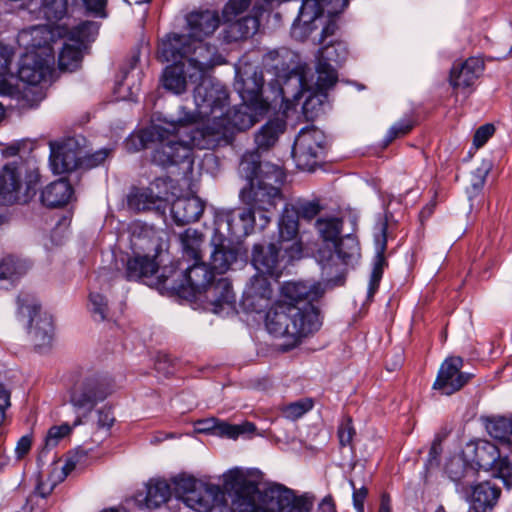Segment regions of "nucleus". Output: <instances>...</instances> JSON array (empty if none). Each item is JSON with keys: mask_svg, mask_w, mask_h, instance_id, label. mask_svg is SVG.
Here are the masks:
<instances>
[{"mask_svg": "<svg viewBox=\"0 0 512 512\" xmlns=\"http://www.w3.org/2000/svg\"><path fill=\"white\" fill-rule=\"evenodd\" d=\"M500 493V488L488 481L472 486L471 506L475 512H490L496 505Z\"/></svg>", "mask_w": 512, "mask_h": 512, "instance_id": "cd10ccee", "label": "nucleus"}, {"mask_svg": "<svg viewBox=\"0 0 512 512\" xmlns=\"http://www.w3.org/2000/svg\"><path fill=\"white\" fill-rule=\"evenodd\" d=\"M215 291L159 290L160 295L174 302L215 314L238 313V307L247 313H260L268 308L265 327L271 335L287 340L285 350L294 348L322 326L318 299L325 290H243L238 303L234 290H221L210 299L209 293Z\"/></svg>", "mask_w": 512, "mask_h": 512, "instance_id": "f257e3e1", "label": "nucleus"}, {"mask_svg": "<svg viewBox=\"0 0 512 512\" xmlns=\"http://www.w3.org/2000/svg\"><path fill=\"white\" fill-rule=\"evenodd\" d=\"M70 431L71 428L67 424L51 427L47 432L44 447L39 453L38 462L42 461L43 456L48 452V450L54 448L58 444L59 440L68 435Z\"/></svg>", "mask_w": 512, "mask_h": 512, "instance_id": "864d4df0", "label": "nucleus"}, {"mask_svg": "<svg viewBox=\"0 0 512 512\" xmlns=\"http://www.w3.org/2000/svg\"><path fill=\"white\" fill-rule=\"evenodd\" d=\"M11 60V50L0 43V95H10L14 92L11 82L14 79L10 71Z\"/></svg>", "mask_w": 512, "mask_h": 512, "instance_id": "c03bdc74", "label": "nucleus"}, {"mask_svg": "<svg viewBox=\"0 0 512 512\" xmlns=\"http://www.w3.org/2000/svg\"><path fill=\"white\" fill-rule=\"evenodd\" d=\"M386 230H387V224L382 223L381 224V237H382V244L380 247V250L377 252L374 261H373V268L370 274V280L368 288H377L380 280L383 275L384 267L386 265V261L383 255V251L385 249L386 245Z\"/></svg>", "mask_w": 512, "mask_h": 512, "instance_id": "8fccbe9b", "label": "nucleus"}, {"mask_svg": "<svg viewBox=\"0 0 512 512\" xmlns=\"http://www.w3.org/2000/svg\"><path fill=\"white\" fill-rule=\"evenodd\" d=\"M355 435V429L352 424V419L346 417L338 428L339 443L342 447L352 446V440Z\"/></svg>", "mask_w": 512, "mask_h": 512, "instance_id": "052dcab7", "label": "nucleus"}, {"mask_svg": "<svg viewBox=\"0 0 512 512\" xmlns=\"http://www.w3.org/2000/svg\"><path fill=\"white\" fill-rule=\"evenodd\" d=\"M184 279L185 283L178 288H207L214 281L215 273L211 266L194 261L193 265L185 270Z\"/></svg>", "mask_w": 512, "mask_h": 512, "instance_id": "7c9ffc66", "label": "nucleus"}, {"mask_svg": "<svg viewBox=\"0 0 512 512\" xmlns=\"http://www.w3.org/2000/svg\"><path fill=\"white\" fill-rule=\"evenodd\" d=\"M53 63L54 56L39 55L38 53H23L20 58L17 78L29 86H38L42 83H46L51 76ZM13 76L14 79L11 82L14 87V92L9 96L16 93L14 84L16 76L14 74Z\"/></svg>", "mask_w": 512, "mask_h": 512, "instance_id": "4468645a", "label": "nucleus"}, {"mask_svg": "<svg viewBox=\"0 0 512 512\" xmlns=\"http://www.w3.org/2000/svg\"><path fill=\"white\" fill-rule=\"evenodd\" d=\"M212 243L214 249L211 253L210 266L215 274H224L237 261L238 250L229 245V240L226 237H221L216 233Z\"/></svg>", "mask_w": 512, "mask_h": 512, "instance_id": "393cba45", "label": "nucleus"}, {"mask_svg": "<svg viewBox=\"0 0 512 512\" xmlns=\"http://www.w3.org/2000/svg\"><path fill=\"white\" fill-rule=\"evenodd\" d=\"M446 471L449 474V477L457 483H460L463 478L467 477L469 474L474 475V470L472 467L465 465V463L460 460H451L446 467Z\"/></svg>", "mask_w": 512, "mask_h": 512, "instance_id": "6e6d98bb", "label": "nucleus"}, {"mask_svg": "<svg viewBox=\"0 0 512 512\" xmlns=\"http://www.w3.org/2000/svg\"><path fill=\"white\" fill-rule=\"evenodd\" d=\"M158 270L155 257L148 255H135L128 259L126 264V277L129 280H141L153 276Z\"/></svg>", "mask_w": 512, "mask_h": 512, "instance_id": "f704fd0d", "label": "nucleus"}, {"mask_svg": "<svg viewBox=\"0 0 512 512\" xmlns=\"http://www.w3.org/2000/svg\"><path fill=\"white\" fill-rule=\"evenodd\" d=\"M188 37L191 40H204L219 27L220 18L215 10L192 11L186 16Z\"/></svg>", "mask_w": 512, "mask_h": 512, "instance_id": "4be33fe9", "label": "nucleus"}, {"mask_svg": "<svg viewBox=\"0 0 512 512\" xmlns=\"http://www.w3.org/2000/svg\"><path fill=\"white\" fill-rule=\"evenodd\" d=\"M486 430L492 438L499 442L512 444V418L503 416L490 418L486 422Z\"/></svg>", "mask_w": 512, "mask_h": 512, "instance_id": "79ce46f5", "label": "nucleus"}, {"mask_svg": "<svg viewBox=\"0 0 512 512\" xmlns=\"http://www.w3.org/2000/svg\"><path fill=\"white\" fill-rule=\"evenodd\" d=\"M326 143V136L319 128H302L292 147V155L297 166L304 170H312L324 155Z\"/></svg>", "mask_w": 512, "mask_h": 512, "instance_id": "9b49d317", "label": "nucleus"}, {"mask_svg": "<svg viewBox=\"0 0 512 512\" xmlns=\"http://www.w3.org/2000/svg\"><path fill=\"white\" fill-rule=\"evenodd\" d=\"M266 165L271 164H262L260 161L259 151L254 150L247 152L242 156L238 171L241 177L245 178L249 185H251L256 182L257 178L261 177Z\"/></svg>", "mask_w": 512, "mask_h": 512, "instance_id": "4c0bfd02", "label": "nucleus"}, {"mask_svg": "<svg viewBox=\"0 0 512 512\" xmlns=\"http://www.w3.org/2000/svg\"><path fill=\"white\" fill-rule=\"evenodd\" d=\"M264 84L263 75L255 67L236 69L234 89L243 102L253 103L258 112H268L269 104L262 99V88Z\"/></svg>", "mask_w": 512, "mask_h": 512, "instance_id": "2eb2a0df", "label": "nucleus"}, {"mask_svg": "<svg viewBox=\"0 0 512 512\" xmlns=\"http://www.w3.org/2000/svg\"><path fill=\"white\" fill-rule=\"evenodd\" d=\"M297 63L298 55L287 48L271 50L263 56L264 67L275 74L280 88L286 78L292 73L305 70L309 74L311 71L307 64L297 65Z\"/></svg>", "mask_w": 512, "mask_h": 512, "instance_id": "a211bd4d", "label": "nucleus"}, {"mask_svg": "<svg viewBox=\"0 0 512 512\" xmlns=\"http://www.w3.org/2000/svg\"><path fill=\"white\" fill-rule=\"evenodd\" d=\"M495 132V127L492 124H485L480 126L473 137V145L476 148L482 147Z\"/></svg>", "mask_w": 512, "mask_h": 512, "instance_id": "0e129e2a", "label": "nucleus"}, {"mask_svg": "<svg viewBox=\"0 0 512 512\" xmlns=\"http://www.w3.org/2000/svg\"><path fill=\"white\" fill-rule=\"evenodd\" d=\"M72 195L71 184L65 179H59L42 190L41 201L48 207H61L70 201Z\"/></svg>", "mask_w": 512, "mask_h": 512, "instance_id": "c756f323", "label": "nucleus"}, {"mask_svg": "<svg viewBox=\"0 0 512 512\" xmlns=\"http://www.w3.org/2000/svg\"><path fill=\"white\" fill-rule=\"evenodd\" d=\"M190 44L191 52L183 62L192 71L189 81L196 83L216 64V47L203 40H190Z\"/></svg>", "mask_w": 512, "mask_h": 512, "instance_id": "aec40b11", "label": "nucleus"}, {"mask_svg": "<svg viewBox=\"0 0 512 512\" xmlns=\"http://www.w3.org/2000/svg\"><path fill=\"white\" fill-rule=\"evenodd\" d=\"M331 87H320L317 83V75L304 71L289 75L281 87V95L287 103V108L296 107L304 98L301 105L302 112L307 119L317 116L324 101L327 98L326 91Z\"/></svg>", "mask_w": 512, "mask_h": 512, "instance_id": "423d86ee", "label": "nucleus"}, {"mask_svg": "<svg viewBox=\"0 0 512 512\" xmlns=\"http://www.w3.org/2000/svg\"><path fill=\"white\" fill-rule=\"evenodd\" d=\"M112 392V385L107 377L91 374L78 380L70 391V403L76 410L89 413Z\"/></svg>", "mask_w": 512, "mask_h": 512, "instance_id": "9d476101", "label": "nucleus"}, {"mask_svg": "<svg viewBox=\"0 0 512 512\" xmlns=\"http://www.w3.org/2000/svg\"><path fill=\"white\" fill-rule=\"evenodd\" d=\"M413 127V123L409 119H401L400 121L393 124L384 138L385 145L390 144L393 140L398 137L406 135Z\"/></svg>", "mask_w": 512, "mask_h": 512, "instance_id": "13d9d810", "label": "nucleus"}, {"mask_svg": "<svg viewBox=\"0 0 512 512\" xmlns=\"http://www.w3.org/2000/svg\"><path fill=\"white\" fill-rule=\"evenodd\" d=\"M278 243L267 247L254 245L252 264L256 273L251 278V288H271L282 273L281 262L299 259L302 244L299 240V219L292 204H285L278 220Z\"/></svg>", "mask_w": 512, "mask_h": 512, "instance_id": "20e7f679", "label": "nucleus"}, {"mask_svg": "<svg viewBox=\"0 0 512 512\" xmlns=\"http://www.w3.org/2000/svg\"><path fill=\"white\" fill-rule=\"evenodd\" d=\"M99 31V24L94 21H84L79 25L75 26L70 32L68 40L74 42L77 45H81V48L86 47V43L93 41Z\"/></svg>", "mask_w": 512, "mask_h": 512, "instance_id": "09e8293b", "label": "nucleus"}, {"mask_svg": "<svg viewBox=\"0 0 512 512\" xmlns=\"http://www.w3.org/2000/svg\"><path fill=\"white\" fill-rule=\"evenodd\" d=\"M180 241L184 256L193 261H201L204 237L200 232L188 228L180 235Z\"/></svg>", "mask_w": 512, "mask_h": 512, "instance_id": "a19ab883", "label": "nucleus"}, {"mask_svg": "<svg viewBox=\"0 0 512 512\" xmlns=\"http://www.w3.org/2000/svg\"><path fill=\"white\" fill-rule=\"evenodd\" d=\"M263 493L257 486L249 483L235 493L231 503L232 512H255L259 507L257 501L262 502Z\"/></svg>", "mask_w": 512, "mask_h": 512, "instance_id": "473e14b6", "label": "nucleus"}, {"mask_svg": "<svg viewBox=\"0 0 512 512\" xmlns=\"http://www.w3.org/2000/svg\"><path fill=\"white\" fill-rule=\"evenodd\" d=\"M256 214L250 206L221 211L215 218V233L225 237L226 231L229 236L237 239L245 237L251 234L256 226L259 227Z\"/></svg>", "mask_w": 512, "mask_h": 512, "instance_id": "f8f14e48", "label": "nucleus"}, {"mask_svg": "<svg viewBox=\"0 0 512 512\" xmlns=\"http://www.w3.org/2000/svg\"><path fill=\"white\" fill-rule=\"evenodd\" d=\"M319 236L323 240L328 251L339 239L342 229V220L337 217L319 218L315 223Z\"/></svg>", "mask_w": 512, "mask_h": 512, "instance_id": "ea45409f", "label": "nucleus"}, {"mask_svg": "<svg viewBox=\"0 0 512 512\" xmlns=\"http://www.w3.org/2000/svg\"><path fill=\"white\" fill-rule=\"evenodd\" d=\"M53 33L47 25H35L22 29L17 36V43L24 53H38L39 55L53 56L50 46Z\"/></svg>", "mask_w": 512, "mask_h": 512, "instance_id": "412c9836", "label": "nucleus"}, {"mask_svg": "<svg viewBox=\"0 0 512 512\" xmlns=\"http://www.w3.org/2000/svg\"><path fill=\"white\" fill-rule=\"evenodd\" d=\"M172 494V488L166 480L152 479L147 484L146 505L148 508H158L167 502Z\"/></svg>", "mask_w": 512, "mask_h": 512, "instance_id": "58836bf2", "label": "nucleus"}, {"mask_svg": "<svg viewBox=\"0 0 512 512\" xmlns=\"http://www.w3.org/2000/svg\"><path fill=\"white\" fill-rule=\"evenodd\" d=\"M497 471V476L502 479L504 485L512 487V463L508 457H501L499 462L493 468Z\"/></svg>", "mask_w": 512, "mask_h": 512, "instance_id": "680f3d73", "label": "nucleus"}, {"mask_svg": "<svg viewBox=\"0 0 512 512\" xmlns=\"http://www.w3.org/2000/svg\"><path fill=\"white\" fill-rule=\"evenodd\" d=\"M82 50L81 45H77L74 42L64 43L58 57L60 70H75L82 59Z\"/></svg>", "mask_w": 512, "mask_h": 512, "instance_id": "de8ad7c7", "label": "nucleus"}, {"mask_svg": "<svg viewBox=\"0 0 512 512\" xmlns=\"http://www.w3.org/2000/svg\"><path fill=\"white\" fill-rule=\"evenodd\" d=\"M500 459L499 449L492 442L484 441L475 448V460L481 468L493 469Z\"/></svg>", "mask_w": 512, "mask_h": 512, "instance_id": "a18cd8bd", "label": "nucleus"}, {"mask_svg": "<svg viewBox=\"0 0 512 512\" xmlns=\"http://www.w3.org/2000/svg\"><path fill=\"white\" fill-rule=\"evenodd\" d=\"M350 485L353 489V505L357 512H364V502L368 495V489L364 486L356 488L354 482L351 480Z\"/></svg>", "mask_w": 512, "mask_h": 512, "instance_id": "774afa93", "label": "nucleus"}, {"mask_svg": "<svg viewBox=\"0 0 512 512\" xmlns=\"http://www.w3.org/2000/svg\"><path fill=\"white\" fill-rule=\"evenodd\" d=\"M266 112H258L253 103L243 102L233 110H225L224 115L211 123L195 128L191 136L180 143L170 141L168 147L152 154V161L162 167L177 165L191 156L192 148L215 149L232 143L235 133L252 127Z\"/></svg>", "mask_w": 512, "mask_h": 512, "instance_id": "7ed1b4c3", "label": "nucleus"}, {"mask_svg": "<svg viewBox=\"0 0 512 512\" xmlns=\"http://www.w3.org/2000/svg\"><path fill=\"white\" fill-rule=\"evenodd\" d=\"M16 315L26 323L28 334L38 349L51 345L54 334L53 316L42 307L36 295L21 290L16 297Z\"/></svg>", "mask_w": 512, "mask_h": 512, "instance_id": "0eeeda50", "label": "nucleus"}, {"mask_svg": "<svg viewBox=\"0 0 512 512\" xmlns=\"http://www.w3.org/2000/svg\"><path fill=\"white\" fill-rule=\"evenodd\" d=\"M190 38L188 35L171 33L161 40L158 54L162 61L170 62L187 58L191 52Z\"/></svg>", "mask_w": 512, "mask_h": 512, "instance_id": "a878e982", "label": "nucleus"}, {"mask_svg": "<svg viewBox=\"0 0 512 512\" xmlns=\"http://www.w3.org/2000/svg\"><path fill=\"white\" fill-rule=\"evenodd\" d=\"M67 12V0H42L39 13L52 22L62 19Z\"/></svg>", "mask_w": 512, "mask_h": 512, "instance_id": "603ef678", "label": "nucleus"}, {"mask_svg": "<svg viewBox=\"0 0 512 512\" xmlns=\"http://www.w3.org/2000/svg\"><path fill=\"white\" fill-rule=\"evenodd\" d=\"M49 147V163L53 173H68L76 169L80 164L82 150L74 138H68L60 142L51 141Z\"/></svg>", "mask_w": 512, "mask_h": 512, "instance_id": "f3484780", "label": "nucleus"}, {"mask_svg": "<svg viewBox=\"0 0 512 512\" xmlns=\"http://www.w3.org/2000/svg\"><path fill=\"white\" fill-rule=\"evenodd\" d=\"M491 164L489 162H482L470 176V185L466 188L468 199L472 201L482 191L486 178L490 172Z\"/></svg>", "mask_w": 512, "mask_h": 512, "instance_id": "3c124183", "label": "nucleus"}, {"mask_svg": "<svg viewBox=\"0 0 512 512\" xmlns=\"http://www.w3.org/2000/svg\"><path fill=\"white\" fill-rule=\"evenodd\" d=\"M87 309L96 322L110 319V308L106 295L101 290H92L88 295Z\"/></svg>", "mask_w": 512, "mask_h": 512, "instance_id": "37998d69", "label": "nucleus"}, {"mask_svg": "<svg viewBox=\"0 0 512 512\" xmlns=\"http://www.w3.org/2000/svg\"><path fill=\"white\" fill-rule=\"evenodd\" d=\"M215 434L231 439H236L239 435H241V431L238 425H233L226 422H218L215 427Z\"/></svg>", "mask_w": 512, "mask_h": 512, "instance_id": "338daca9", "label": "nucleus"}, {"mask_svg": "<svg viewBox=\"0 0 512 512\" xmlns=\"http://www.w3.org/2000/svg\"><path fill=\"white\" fill-rule=\"evenodd\" d=\"M284 179V172L279 166L266 165L261 177L249 185V190L241 191L243 201L257 212L261 230L271 222L272 212L283 199L281 186Z\"/></svg>", "mask_w": 512, "mask_h": 512, "instance_id": "39448f33", "label": "nucleus"}, {"mask_svg": "<svg viewBox=\"0 0 512 512\" xmlns=\"http://www.w3.org/2000/svg\"><path fill=\"white\" fill-rule=\"evenodd\" d=\"M346 56L347 47L341 41H331L318 50L314 74L320 87H333L336 84L338 74L332 63L339 64Z\"/></svg>", "mask_w": 512, "mask_h": 512, "instance_id": "ddd939ff", "label": "nucleus"}, {"mask_svg": "<svg viewBox=\"0 0 512 512\" xmlns=\"http://www.w3.org/2000/svg\"><path fill=\"white\" fill-rule=\"evenodd\" d=\"M285 128L286 123L284 120L277 118L268 121L255 134L256 150L266 151L274 146Z\"/></svg>", "mask_w": 512, "mask_h": 512, "instance_id": "c9c22d12", "label": "nucleus"}, {"mask_svg": "<svg viewBox=\"0 0 512 512\" xmlns=\"http://www.w3.org/2000/svg\"><path fill=\"white\" fill-rule=\"evenodd\" d=\"M229 22L224 30V39L227 42H235L254 35L260 25L257 15L245 16Z\"/></svg>", "mask_w": 512, "mask_h": 512, "instance_id": "2f4dec72", "label": "nucleus"}, {"mask_svg": "<svg viewBox=\"0 0 512 512\" xmlns=\"http://www.w3.org/2000/svg\"><path fill=\"white\" fill-rule=\"evenodd\" d=\"M39 181L37 169L21 161L7 163L0 169V200L25 203L36 194Z\"/></svg>", "mask_w": 512, "mask_h": 512, "instance_id": "6e6552de", "label": "nucleus"}, {"mask_svg": "<svg viewBox=\"0 0 512 512\" xmlns=\"http://www.w3.org/2000/svg\"><path fill=\"white\" fill-rule=\"evenodd\" d=\"M203 211V202L195 196L178 198L171 206V214L177 225H186L197 221Z\"/></svg>", "mask_w": 512, "mask_h": 512, "instance_id": "bb28decb", "label": "nucleus"}, {"mask_svg": "<svg viewBox=\"0 0 512 512\" xmlns=\"http://www.w3.org/2000/svg\"><path fill=\"white\" fill-rule=\"evenodd\" d=\"M251 1L252 0H229L222 11L225 21H231L244 12L250 6Z\"/></svg>", "mask_w": 512, "mask_h": 512, "instance_id": "bf43d9fd", "label": "nucleus"}, {"mask_svg": "<svg viewBox=\"0 0 512 512\" xmlns=\"http://www.w3.org/2000/svg\"><path fill=\"white\" fill-rule=\"evenodd\" d=\"M263 493L257 486L249 483L235 493L231 503L232 512H255L259 507L257 501L262 502Z\"/></svg>", "mask_w": 512, "mask_h": 512, "instance_id": "72a5a7b5", "label": "nucleus"}, {"mask_svg": "<svg viewBox=\"0 0 512 512\" xmlns=\"http://www.w3.org/2000/svg\"><path fill=\"white\" fill-rule=\"evenodd\" d=\"M265 496L275 503L276 512H309L311 507L305 497H297L292 490L281 485L266 489Z\"/></svg>", "mask_w": 512, "mask_h": 512, "instance_id": "5701e85b", "label": "nucleus"}, {"mask_svg": "<svg viewBox=\"0 0 512 512\" xmlns=\"http://www.w3.org/2000/svg\"><path fill=\"white\" fill-rule=\"evenodd\" d=\"M484 62L477 57H470L466 61L454 64L450 71V84L454 88H467L472 86L483 73Z\"/></svg>", "mask_w": 512, "mask_h": 512, "instance_id": "b1692460", "label": "nucleus"}, {"mask_svg": "<svg viewBox=\"0 0 512 512\" xmlns=\"http://www.w3.org/2000/svg\"><path fill=\"white\" fill-rule=\"evenodd\" d=\"M29 264L26 260L9 255L2 259L0 263V279L14 281L19 276L26 273Z\"/></svg>", "mask_w": 512, "mask_h": 512, "instance_id": "49530a36", "label": "nucleus"}, {"mask_svg": "<svg viewBox=\"0 0 512 512\" xmlns=\"http://www.w3.org/2000/svg\"><path fill=\"white\" fill-rule=\"evenodd\" d=\"M293 208L297 211V217L304 219L314 218L320 211V207L316 202L312 201H298L292 204Z\"/></svg>", "mask_w": 512, "mask_h": 512, "instance_id": "e2e57ef3", "label": "nucleus"}, {"mask_svg": "<svg viewBox=\"0 0 512 512\" xmlns=\"http://www.w3.org/2000/svg\"><path fill=\"white\" fill-rule=\"evenodd\" d=\"M196 83L198 84L193 92L194 108L180 106L177 119H164L160 123L152 124L132 136L127 145L133 144L134 150H140L148 148L149 143H154L156 147L153 154L163 149L170 151V141L180 143L192 135L195 129L188 131V125L204 118H208L206 123L218 121L224 115V109L228 104L226 88L208 76H203Z\"/></svg>", "mask_w": 512, "mask_h": 512, "instance_id": "f03ea898", "label": "nucleus"}, {"mask_svg": "<svg viewBox=\"0 0 512 512\" xmlns=\"http://www.w3.org/2000/svg\"><path fill=\"white\" fill-rule=\"evenodd\" d=\"M168 195V183L164 178H156L147 187H135L128 195V206L136 211L159 208Z\"/></svg>", "mask_w": 512, "mask_h": 512, "instance_id": "6ab92c4d", "label": "nucleus"}, {"mask_svg": "<svg viewBox=\"0 0 512 512\" xmlns=\"http://www.w3.org/2000/svg\"><path fill=\"white\" fill-rule=\"evenodd\" d=\"M336 253L345 264L352 263L360 256L359 243L355 236L347 234L346 236L339 238L335 242V246H332L328 251L327 258L330 259L332 255Z\"/></svg>", "mask_w": 512, "mask_h": 512, "instance_id": "e433bc0d", "label": "nucleus"}, {"mask_svg": "<svg viewBox=\"0 0 512 512\" xmlns=\"http://www.w3.org/2000/svg\"><path fill=\"white\" fill-rule=\"evenodd\" d=\"M189 73L192 71L183 61L167 66L162 76L163 87L177 95L183 93L187 87Z\"/></svg>", "mask_w": 512, "mask_h": 512, "instance_id": "c85d7f7f", "label": "nucleus"}, {"mask_svg": "<svg viewBox=\"0 0 512 512\" xmlns=\"http://www.w3.org/2000/svg\"><path fill=\"white\" fill-rule=\"evenodd\" d=\"M173 490L176 497L197 512H209L216 507L227 505L225 492L220 486L203 483L192 476L175 477Z\"/></svg>", "mask_w": 512, "mask_h": 512, "instance_id": "1a4fd4ad", "label": "nucleus"}, {"mask_svg": "<svg viewBox=\"0 0 512 512\" xmlns=\"http://www.w3.org/2000/svg\"><path fill=\"white\" fill-rule=\"evenodd\" d=\"M463 359L459 356L447 357L441 364L436 380L435 390L443 395H452L462 389L472 378L473 374L462 372Z\"/></svg>", "mask_w": 512, "mask_h": 512, "instance_id": "dca6fc26", "label": "nucleus"}, {"mask_svg": "<svg viewBox=\"0 0 512 512\" xmlns=\"http://www.w3.org/2000/svg\"><path fill=\"white\" fill-rule=\"evenodd\" d=\"M313 408V401L309 398L300 399L288 404L283 413L287 419L296 420Z\"/></svg>", "mask_w": 512, "mask_h": 512, "instance_id": "5fc2aeb1", "label": "nucleus"}, {"mask_svg": "<svg viewBox=\"0 0 512 512\" xmlns=\"http://www.w3.org/2000/svg\"><path fill=\"white\" fill-rule=\"evenodd\" d=\"M322 270L325 286H343L345 284V274L342 270L334 269L330 264H325Z\"/></svg>", "mask_w": 512, "mask_h": 512, "instance_id": "4d7b16f0", "label": "nucleus"}, {"mask_svg": "<svg viewBox=\"0 0 512 512\" xmlns=\"http://www.w3.org/2000/svg\"><path fill=\"white\" fill-rule=\"evenodd\" d=\"M86 10L100 18H106L105 11L108 0H82Z\"/></svg>", "mask_w": 512, "mask_h": 512, "instance_id": "69168bd1", "label": "nucleus"}]
</instances>
